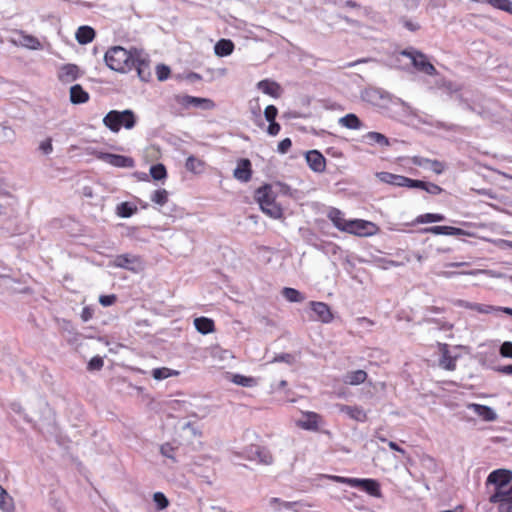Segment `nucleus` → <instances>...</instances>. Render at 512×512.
<instances>
[{
  "label": "nucleus",
  "mask_w": 512,
  "mask_h": 512,
  "mask_svg": "<svg viewBox=\"0 0 512 512\" xmlns=\"http://www.w3.org/2000/svg\"><path fill=\"white\" fill-rule=\"evenodd\" d=\"M106 65L119 73H128L136 69L138 77L142 81H149L151 78L150 62L142 50L131 48L129 50L122 46L110 47L105 55Z\"/></svg>",
  "instance_id": "nucleus-1"
},
{
  "label": "nucleus",
  "mask_w": 512,
  "mask_h": 512,
  "mask_svg": "<svg viewBox=\"0 0 512 512\" xmlns=\"http://www.w3.org/2000/svg\"><path fill=\"white\" fill-rule=\"evenodd\" d=\"M136 122V115L130 109L123 111L111 110L103 118L104 126L113 133H118L121 128L131 130L135 127Z\"/></svg>",
  "instance_id": "nucleus-2"
},
{
  "label": "nucleus",
  "mask_w": 512,
  "mask_h": 512,
  "mask_svg": "<svg viewBox=\"0 0 512 512\" xmlns=\"http://www.w3.org/2000/svg\"><path fill=\"white\" fill-rule=\"evenodd\" d=\"M255 199L267 216L273 219L283 217V209L276 203V195L270 185L259 187L255 192Z\"/></svg>",
  "instance_id": "nucleus-3"
},
{
  "label": "nucleus",
  "mask_w": 512,
  "mask_h": 512,
  "mask_svg": "<svg viewBox=\"0 0 512 512\" xmlns=\"http://www.w3.org/2000/svg\"><path fill=\"white\" fill-rule=\"evenodd\" d=\"M329 479L337 482V483H343L347 484L351 487L360 488L363 491H365L370 496L381 498L382 497V491L380 483L371 478H347L342 476H329Z\"/></svg>",
  "instance_id": "nucleus-4"
},
{
  "label": "nucleus",
  "mask_w": 512,
  "mask_h": 512,
  "mask_svg": "<svg viewBox=\"0 0 512 512\" xmlns=\"http://www.w3.org/2000/svg\"><path fill=\"white\" fill-rule=\"evenodd\" d=\"M512 484V472L506 469H497L492 471L486 480V486L493 487L491 493L509 491Z\"/></svg>",
  "instance_id": "nucleus-5"
},
{
  "label": "nucleus",
  "mask_w": 512,
  "mask_h": 512,
  "mask_svg": "<svg viewBox=\"0 0 512 512\" xmlns=\"http://www.w3.org/2000/svg\"><path fill=\"white\" fill-rule=\"evenodd\" d=\"M401 54L411 59L416 70L429 76L437 74L435 66L428 60L427 56L416 50H403Z\"/></svg>",
  "instance_id": "nucleus-6"
},
{
  "label": "nucleus",
  "mask_w": 512,
  "mask_h": 512,
  "mask_svg": "<svg viewBox=\"0 0 512 512\" xmlns=\"http://www.w3.org/2000/svg\"><path fill=\"white\" fill-rule=\"evenodd\" d=\"M378 230L379 227L371 221L354 219L349 221L345 232L358 237H368L375 235Z\"/></svg>",
  "instance_id": "nucleus-7"
},
{
  "label": "nucleus",
  "mask_w": 512,
  "mask_h": 512,
  "mask_svg": "<svg viewBox=\"0 0 512 512\" xmlns=\"http://www.w3.org/2000/svg\"><path fill=\"white\" fill-rule=\"evenodd\" d=\"M488 501L496 507L497 512H512V483L509 491L490 493Z\"/></svg>",
  "instance_id": "nucleus-8"
},
{
  "label": "nucleus",
  "mask_w": 512,
  "mask_h": 512,
  "mask_svg": "<svg viewBox=\"0 0 512 512\" xmlns=\"http://www.w3.org/2000/svg\"><path fill=\"white\" fill-rule=\"evenodd\" d=\"M176 101L182 107H199L204 110H212L215 108L213 100L208 98L194 97L190 95H179L176 97Z\"/></svg>",
  "instance_id": "nucleus-9"
},
{
  "label": "nucleus",
  "mask_w": 512,
  "mask_h": 512,
  "mask_svg": "<svg viewBox=\"0 0 512 512\" xmlns=\"http://www.w3.org/2000/svg\"><path fill=\"white\" fill-rule=\"evenodd\" d=\"M303 418L296 422V425L303 429L309 431H318L320 425L323 423V418L320 414L313 411H304L302 412Z\"/></svg>",
  "instance_id": "nucleus-10"
},
{
  "label": "nucleus",
  "mask_w": 512,
  "mask_h": 512,
  "mask_svg": "<svg viewBox=\"0 0 512 512\" xmlns=\"http://www.w3.org/2000/svg\"><path fill=\"white\" fill-rule=\"evenodd\" d=\"M101 159L111 166L118 168H133L135 166L134 159L129 156L105 153L101 156Z\"/></svg>",
  "instance_id": "nucleus-11"
},
{
  "label": "nucleus",
  "mask_w": 512,
  "mask_h": 512,
  "mask_svg": "<svg viewBox=\"0 0 512 512\" xmlns=\"http://www.w3.org/2000/svg\"><path fill=\"white\" fill-rule=\"evenodd\" d=\"M305 158L312 171L316 173H322L325 171L326 159L318 150L308 151Z\"/></svg>",
  "instance_id": "nucleus-12"
},
{
  "label": "nucleus",
  "mask_w": 512,
  "mask_h": 512,
  "mask_svg": "<svg viewBox=\"0 0 512 512\" xmlns=\"http://www.w3.org/2000/svg\"><path fill=\"white\" fill-rule=\"evenodd\" d=\"M438 349L441 354L439 366L448 371L456 369V357L450 353L449 345L446 343H438Z\"/></svg>",
  "instance_id": "nucleus-13"
},
{
  "label": "nucleus",
  "mask_w": 512,
  "mask_h": 512,
  "mask_svg": "<svg viewBox=\"0 0 512 512\" xmlns=\"http://www.w3.org/2000/svg\"><path fill=\"white\" fill-rule=\"evenodd\" d=\"M140 264V257L130 254L117 255L113 261V265L115 267L124 268L132 271H135V266H140Z\"/></svg>",
  "instance_id": "nucleus-14"
},
{
  "label": "nucleus",
  "mask_w": 512,
  "mask_h": 512,
  "mask_svg": "<svg viewBox=\"0 0 512 512\" xmlns=\"http://www.w3.org/2000/svg\"><path fill=\"white\" fill-rule=\"evenodd\" d=\"M466 407L486 422H493L497 419V414L489 406L478 403H469Z\"/></svg>",
  "instance_id": "nucleus-15"
},
{
  "label": "nucleus",
  "mask_w": 512,
  "mask_h": 512,
  "mask_svg": "<svg viewBox=\"0 0 512 512\" xmlns=\"http://www.w3.org/2000/svg\"><path fill=\"white\" fill-rule=\"evenodd\" d=\"M310 307L317 315V319L321 322L330 323L333 320V314L326 303L311 301Z\"/></svg>",
  "instance_id": "nucleus-16"
},
{
  "label": "nucleus",
  "mask_w": 512,
  "mask_h": 512,
  "mask_svg": "<svg viewBox=\"0 0 512 512\" xmlns=\"http://www.w3.org/2000/svg\"><path fill=\"white\" fill-rule=\"evenodd\" d=\"M234 177L241 182H248L252 177L251 162L249 159H241L233 173Z\"/></svg>",
  "instance_id": "nucleus-17"
},
{
  "label": "nucleus",
  "mask_w": 512,
  "mask_h": 512,
  "mask_svg": "<svg viewBox=\"0 0 512 512\" xmlns=\"http://www.w3.org/2000/svg\"><path fill=\"white\" fill-rule=\"evenodd\" d=\"M338 407L340 412L346 414L349 418L357 422H365L367 420V413L360 406H350L341 404Z\"/></svg>",
  "instance_id": "nucleus-18"
},
{
  "label": "nucleus",
  "mask_w": 512,
  "mask_h": 512,
  "mask_svg": "<svg viewBox=\"0 0 512 512\" xmlns=\"http://www.w3.org/2000/svg\"><path fill=\"white\" fill-rule=\"evenodd\" d=\"M327 217L338 230L342 232L346 231L350 220L345 219L344 213L340 209L335 207L330 208Z\"/></svg>",
  "instance_id": "nucleus-19"
},
{
  "label": "nucleus",
  "mask_w": 512,
  "mask_h": 512,
  "mask_svg": "<svg viewBox=\"0 0 512 512\" xmlns=\"http://www.w3.org/2000/svg\"><path fill=\"white\" fill-rule=\"evenodd\" d=\"M257 87L264 94H267L273 98H279L282 94L281 86L277 82L269 79L261 80L258 82Z\"/></svg>",
  "instance_id": "nucleus-20"
},
{
  "label": "nucleus",
  "mask_w": 512,
  "mask_h": 512,
  "mask_svg": "<svg viewBox=\"0 0 512 512\" xmlns=\"http://www.w3.org/2000/svg\"><path fill=\"white\" fill-rule=\"evenodd\" d=\"M79 77V68L74 64L63 65L58 73V78L63 83H70Z\"/></svg>",
  "instance_id": "nucleus-21"
},
{
  "label": "nucleus",
  "mask_w": 512,
  "mask_h": 512,
  "mask_svg": "<svg viewBox=\"0 0 512 512\" xmlns=\"http://www.w3.org/2000/svg\"><path fill=\"white\" fill-rule=\"evenodd\" d=\"M95 36V30L87 25L80 26L75 33V38L77 42L82 45L91 43L94 40Z\"/></svg>",
  "instance_id": "nucleus-22"
},
{
  "label": "nucleus",
  "mask_w": 512,
  "mask_h": 512,
  "mask_svg": "<svg viewBox=\"0 0 512 512\" xmlns=\"http://www.w3.org/2000/svg\"><path fill=\"white\" fill-rule=\"evenodd\" d=\"M424 231L435 235L458 236L464 234V231L462 229L452 226H432L429 228H425Z\"/></svg>",
  "instance_id": "nucleus-23"
},
{
  "label": "nucleus",
  "mask_w": 512,
  "mask_h": 512,
  "mask_svg": "<svg viewBox=\"0 0 512 512\" xmlns=\"http://www.w3.org/2000/svg\"><path fill=\"white\" fill-rule=\"evenodd\" d=\"M194 326L199 333L204 335L215 331L214 321L203 316L194 319Z\"/></svg>",
  "instance_id": "nucleus-24"
},
{
  "label": "nucleus",
  "mask_w": 512,
  "mask_h": 512,
  "mask_svg": "<svg viewBox=\"0 0 512 512\" xmlns=\"http://www.w3.org/2000/svg\"><path fill=\"white\" fill-rule=\"evenodd\" d=\"M89 100V94L81 85L76 84L70 88V101L73 104L86 103Z\"/></svg>",
  "instance_id": "nucleus-25"
},
{
  "label": "nucleus",
  "mask_w": 512,
  "mask_h": 512,
  "mask_svg": "<svg viewBox=\"0 0 512 512\" xmlns=\"http://www.w3.org/2000/svg\"><path fill=\"white\" fill-rule=\"evenodd\" d=\"M377 177L384 183H388L398 187L405 186L406 176L397 175L389 172H379Z\"/></svg>",
  "instance_id": "nucleus-26"
},
{
  "label": "nucleus",
  "mask_w": 512,
  "mask_h": 512,
  "mask_svg": "<svg viewBox=\"0 0 512 512\" xmlns=\"http://www.w3.org/2000/svg\"><path fill=\"white\" fill-rule=\"evenodd\" d=\"M367 373L364 370H355L347 373L344 377V383L349 385H359L366 381Z\"/></svg>",
  "instance_id": "nucleus-27"
},
{
  "label": "nucleus",
  "mask_w": 512,
  "mask_h": 512,
  "mask_svg": "<svg viewBox=\"0 0 512 512\" xmlns=\"http://www.w3.org/2000/svg\"><path fill=\"white\" fill-rule=\"evenodd\" d=\"M214 50L217 56H228L234 50V43L230 39H221L215 44Z\"/></svg>",
  "instance_id": "nucleus-28"
},
{
  "label": "nucleus",
  "mask_w": 512,
  "mask_h": 512,
  "mask_svg": "<svg viewBox=\"0 0 512 512\" xmlns=\"http://www.w3.org/2000/svg\"><path fill=\"white\" fill-rule=\"evenodd\" d=\"M205 165V161L193 155L189 156L185 162V168L194 174L202 173L205 170Z\"/></svg>",
  "instance_id": "nucleus-29"
},
{
  "label": "nucleus",
  "mask_w": 512,
  "mask_h": 512,
  "mask_svg": "<svg viewBox=\"0 0 512 512\" xmlns=\"http://www.w3.org/2000/svg\"><path fill=\"white\" fill-rule=\"evenodd\" d=\"M0 509L3 512H14L13 498L0 485Z\"/></svg>",
  "instance_id": "nucleus-30"
},
{
  "label": "nucleus",
  "mask_w": 512,
  "mask_h": 512,
  "mask_svg": "<svg viewBox=\"0 0 512 512\" xmlns=\"http://www.w3.org/2000/svg\"><path fill=\"white\" fill-rule=\"evenodd\" d=\"M255 457L258 459V462L264 465H271L273 463V456L270 451L261 446H255V451L253 452Z\"/></svg>",
  "instance_id": "nucleus-31"
},
{
  "label": "nucleus",
  "mask_w": 512,
  "mask_h": 512,
  "mask_svg": "<svg viewBox=\"0 0 512 512\" xmlns=\"http://www.w3.org/2000/svg\"><path fill=\"white\" fill-rule=\"evenodd\" d=\"M340 124L348 129L358 130L362 127V122L353 113L347 114L339 120Z\"/></svg>",
  "instance_id": "nucleus-32"
},
{
  "label": "nucleus",
  "mask_w": 512,
  "mask_h": 512,
  "mask_svg": "<svg viewBox=\"0 0 512 512\" xmlns=\"http://www.w3.org/2000/svg\"><path fill=\"white\" fill-rule=\"evenodd\" d=\"M180 373L167 367L155 368L152 370V376L155 380H163L172 376H178Z\"/></svg>",
  "instance_id": "nucleus-33"
},
{
  "label": "nucleus",
  "mask_w": 512,
  "mask_h": 512,
  "mask_svg": "<svg viewBox=\"0 0 512 512\" xmlns=\"http://www.w3.org/2000/svg\"><path fill=\"white\" fill-rule=\"evenodd\" d=\"M445 220V216L438 213H425L419 215L415 222L419 224L423 223H433V222H441Z\"/></svg>",
  "instance_id": "nucleus-34"
},
{
  "label": "nucleus",
  "mask_w": 512,
  "mask_h": 512,
  "mask_svg": "<svg viewBox=\"0 0 512 512\" xmlns=\"http://www.w3.org/2000/svg\"><path fill=\"white\" fill-rule=\"evenodd\" d=\"M282 295L289 302H302L305 299L298 290L290 287L283 288Z\"/></svg>",
  "instance_id": "nucleus-35"
},
{
  "label": "nucleus",
  "mask_w": 512,
  "mask_h": 512,
  "mask_svg": "<svg viewBox=\"0 0 512 512\" xmlns=\"http://www.w3.org/2000/svg\"><path fill=\"white\" fill-rule=\"evenodd\" d=\"M169 200V193L165 189H158L151 195V201L157 205L164 206Z\"/></svg>",
  "instance_id": "nucleus-36"
},
{
  "label": "nucleus",
  "mask_w": 512,
  "mask_h": 512,
  "mask_svg": "<svg viewBox=\"0 0 512 512\" xmlns=\"http://www.w3.org/2000/svg\"><path fill=\"white\" fill-rule=\"evenodd\" d=\"M493 8L512 14V2L510 0H485Z\"/></svg>",
  "instance_id": "nucleus-37"
},
{
  "label": "nucleus",
  "mask_w": 512,
  "mask_h": 512,
  "mask_svg": "<svg viewBox=\"0 0 512 512\" xmlns=\"http://www.w3.org/2000/svg\"><path fill=\"white\" fill-rule=\"evenodd\" d=\"M150 175L154 180H163L167 177L166 167L161 163L152 165L150 168Z\"/></svg>",
  "instance_id": "nucleus-38"
},
{
  "label": "nucleus",
  "mask_w": 512,
  "mask_h": 512,
  "mask_svg": "<svg viewBox=\"0 0 512 512\" xmlns=\"http://www.w3.org/2000/svg\"><path fill=\"white\" fill-rule=\"evenodd\" d=\"M136 211L137 208L128 202H122L117 206V214L123 218L131 217Z\"/></svg>",
  "instance_id": "nucleus-39"
},
{
  "label": "nucleus",
  "mask_w": 512,
  "mask_h": 512,
  "mask_svg": "<svg viewBox=\"0 0 512 512\" xmlns=\"http://www.w3.org/2000/svg\"><path fill=\"white\" fill-rule=\"evenodd\" d=\"M232 382L243 387H252L256 385V380L253 377H247L240 374L234 375Z\"/></svg>",
  "instance_id": "nucleus-40"
},
{
  "label": "nucleus",
  "mask_w": 512,
  "mask_h": 512,
  "mask_svg": "<svg viewBox=\"0 0 512 512\" xmlns=\"http://www.w3.org/2000/svg\"><path fill=\"white\" fill-rule=\"evenodd\" d=\"M177 450V447L173 446L171 443L167 442L160 446V453L167 457L172 459L173 461H176L175 458V451Z\"/></svg>",
  "instance_id": "nucleus-41"
},
{
  "label": "nucleus",
  "mask_w": 512,
  "mask_h": 512,
  "mask_svg": "<svg viewBox=\"0 0 512 512\" xmlns=\"http://www.w3.org/2000/svg\"><path fill=\"white\" fill-rule=\"evenodd\" d=\"M153 500L157 505L159 510H163L168 507L169 501L167 497L162 492H156L153 495Z\"/></svg>",
  "instance_id": "nucleus-42"
},
{
  "label": "nucleus",
  "mask_w": 512,
  "mask_h": 512,
  "mask_svg": "<svg viewBox=\"0 0 512 512\" xmlns=\"http://www.w3.org/2000/svg\"><path fill=\"white\" fill-rule=\"evenodd\" d=\"M366 137L369 140H371L375 143H378L380 145H388L389 144L387 137L379 132H368Z\"/></svg>",
  "instance_id": "nucleus-43"
},
{
  "label": "nucleus",
  "mask_w": 512,
  "mask_h": 512,
  "mask_svg": "<svg viewBox=\"0 0 512 512\" xmlns=\"http://www.w3.org/2000/svg\"><path fill=\"white\" fill-rule=\"evenodd\" d=\"M170 68L166 65H158L156 67V75L159 81H164L170 76Z\"/></svg>",
  "instance_id": "nucleus-44"
},
{
  "label": "nucleus",
  "mask_w": 512,
  "mask_h": 512,
  "mask_svg": "<svg viewBox=\"0 0 512 512\" xmlns=\"http://www.w3.org/2000/svg\"><path fill=\"white\" fill-rule=\"evenodd\" d=\"M277 115H278V109L274 105H268L264 110V116L269 123L275 122Z\"/></svg>",
  "instance_id": "nucleus-45"
},
{
  "label": "nucleus",
  "mask_w": 512,
  "mask_h": 512,
  "mask_svg": "<svg viewBox=\"0 0 512 512\" xmlns=\"http://www.w3.org/2000/svg\"><path fill=\"white\" fill-rule=\"evenodd\" d=\"M427 193L432 195H439L443 192V188L431 182H425L424 189Z\"/></svg>",
  "instance_id": "nucleus-46"
},
{
  "label": "nucleus",
  "mask_w": 512,
  "mask_h": 512,
  "mask_svg": "<svg viewBox=\"0 0 512 512\" xmlns=\"http://www.w3.org/2000/svg\"><path fill=\"white\" fill-rule=\"evenodd\" d=\"M103 365H104L103 359L99 356H95L89 361L88 368L90 370H100L103 367Z\"/></svg>",
  "instance_id": "nucleus-47"
},
{
  "label": "nucleus",
  "mask_w": 512,
  "mask_h": 512,
  "mask_svg": "<svg viewBox=\"0 0 512 512\" xmlns=\"http://www.w3.org/2000/svg\"><path fill=\"white\" fill-rule=\"evenodd\" d=\"M116 300H117V297L114 294L101 295L99 297V303L105 307L113 305L116 302Z\"/></svg>",
  "instance_id": "nucleus-48"
},
{
  "label": "nucleus",
  "mask_w": 512,
  "mask_h": 512,
  "mask_svg": "<svg viewBox=\"0 0 512 512\" xmlns=\"http://www.w3.org/2000/svg\"><path fill=\"white\" fill-rule=\"evenodd\" d=\"M405 186L404 187H408V188H419V189H424V185H425V181H422V180H415V179H411V178H408L406 177L405 179Z\"/></svg>",
  "instance_id": "nucleus-49"
},
{
  "label": "nucleus",
  "mask_w": 512,
  "mask_h": 512,
  "mask_svg": "<svg viewBox=\"0 0 512 512\" xmlns=\"http://www.w3.org/2000/svg\"><path fill=\"white\" fill-rule=\"evenodd\" d=\"M500 354L503 357L512 358V342H504L500 347Z\"/></svg>",
  "instance_id": "nucleus-50"
},
{
  "label": "nucleus",
  "mask_w": 512,
  "mask_h": 512,
  "mask_svg": "<svg viewBox=\"0 0 512 512\" xmlns=\"http://www.w3.org/2000/svg\"><path fill=\"white\" fill-rule=\"evenodd\" d=\"M430 168L436 174H442L445 170V164L439 160H431Z\"/></svg>",
  "instance_id": "nucleus-51"
},
{
  "label": "nucleus",
  "mask_w": 512,
  "mask_h": 512,
  "mask_svg": "<svg viewBox=\"0 0 512 512\" xmlns=\"http://www.w3.org/2000/svg\"><path fill=\"white\" fill-rule=\"evenodd\" d=\"M292 146V141L290 138H285L281 140L278 144V151L282 154L287 153Z\"/></svg>",
  "instance_id": "nucleus-52"
},
{
  "label": "nucleus",
  "mask_w": 512,
  "mask_h": 512,
  "mask_svg": "<svg viewBox=\"0 0 512 512\" xmlns=\"http://www.w3.org/2000/svg\"><path fill=\"white\" fill-rule=\"evenodd\" d=\"M269 504L273 507L283 506L287 509L292 507V503L282 501L280 498L273 497L270 499Z\"/></svg>",
  "instance_id": "nucleus-53"
},
{
  "label": "nucleus",
  "mask_w": 512,
  "mask_h": 512,
  "mask_svg": "<svg viewBox=\"0 0 512 512\" xmlns=\"http://www.w3.org/2000/svg\"><path fill=\"white\" fill-rule=\"evenodd\" d=\"M40 149L43 151V153L45 154H49L52 152L53 150V146H52V139L51 138H48L44 141H42L40 143Z\"/></svg>",
  "instance_id": "nucleus-54"
},
{
  "label": "nucleus",
  "mask_w": 512,
  "mask_h": 512,
  "mask_svg": "<svg viewBox=\"0 0 512 512\" xmlns=\"http://www.w3.org/2000/svg\"><path fill=\"white\" fill-rule=\"evenodd\" d=\"M280 129H281V127H280L279 123H277L276 121L275 122H270L269 126H268V129H267V132L271 136H276V135L279 134Z\"/></svg>",
  "instance_id": "nucleus-55"
},
{
  "label": "nucleus",
  "mask_w": 512,
  "mask_h": 512,
  "mask_svg": "<svg viewBox=\"0 0 512 512\" xmlns=\"http://www.w3.org/2000/svg\"><path fill=\"white\" fill-rule=\"evenodd\" d=\"M412 163L417 166H423V165H429L432 159L420 157V156H414L412 157Z\"/></svg>",
  "instance_id": "nucleus-56"
},
{
  "label": "nucleus",
  "mask_w": 512,
  "mask_h": 512,
  "mask_svg": "<svg viewBox=\"0 0 512 512\" xmlns=\"http://www.w3.org/2000/svg\"><path fill=\"white\" fill-rule=\"evenodd\" d=\"M93 317V310L90 307H84L81 312V319L84 322L89 321Z\"/></svg>",
  "instance_id": "nucleus-57"
},
{
  "label": "nucleus",
  "mask_w": 512,
  "mask_h": 512,
  "mask_svg": "<svg viewBox=\"0 0 512 512\" xmlns=\"http://www.w3.org/2000/svg\"><path fill=\"white\" fill-rule=\"evenodd\" d=\"M497 371L502 374L510 375L512 374V364L498 367Z\"/></svg>",
  "instance_id": "nucleus-58"
},
{
  "label": "nucleus",
  "mask_w": 512,
  "mask_h": 512,
  "mask_svg": "<svg viewBox=\"0 0 512 512\" xmlns=\"http://www.w3.org/2000/svg\"><path fill=\"white\" fill-rule=\"evenodd\" d=\"M388 446L394 451L400 452L403 455L405 454V450L393 441H389Z\"/></svg>",
  "instance_id": "nucleus-59"
},
{
  "label": "nucleus",
  "mask_w": 512,
  "mask_h": 512,
  "mask_svg": "<svg viewBox=\"0 0 512 512\" xmlns=\"http://www.w3.org/2000/svg\"><path fill=\"white\" fill-rule=\"evenodd\" d=\"M345 6L349 8H358L360 5L354 0H346Z\"/></svg>",
  "instance_id": "nucleus-60"
},
{
  "label": "nucleus",
  "mask_w": 512,
  "mask_h": 512,
  "mask_svg": "<svg viewBox=\"0 0 512 512\" xmlns=\"http://www.w3.org/2000/svg\"><path fill=\"white\" fill-rule=\"evenodd\" d=\"M358 321H359L360 323H366V324H368V325H374L373 320H371V319H369V318H367V317H361V318H359V319H358Z\"/></svg>",
  "instance_id": "nucleus-61"
},
{
  "label": "nucleus",
  "mask_w": 512,
  "mask_h": 512,
  "mask_svg": "<svg viewBox=\"0 0 512 512\" xmlns=\"http://www.w3.org/2000/svg\"><path fill=\"white\" fill-rule=\"evenodd\" d=\"M385 262V268H387L388 266H393V267H396V266H399L400 263L396 262V261H393V260H384Z\"/></svg>",
  "instance_id": "nucleus-62"
},
{
  "label": "nucleus",
  "mask_w": 512,
  "mask_h": 512,
  "mask_svg": "<svg viewBox=\"0 0 512 512\" xmlns=\"http://www.w3.org/2000/svg\"><path fill=\"white\" fill-rule=\"evenodd\" d=\"M497 310H501L503 311L504 313L508 314V315H511L512 316V308H509V307H500L498 308Z\"/></svg>",
  "instance_id": "nucleus-63"
},
{
  "label": "nucleus",
  "mask_w": 512,
  "mask_h": 512,
  "mask_svg": "<svg viewBox=\"0 0 512 512\" xmlns=\"http://www.w3.org/2000/svg\"><path fill=\"white\" fill-rule=\"evenodd\" d=\"M287 386V381L286 380H281L279 382V389H283Z\"/></svg>",
  "instance_id": "nucleus-64"
}]
</instances>
